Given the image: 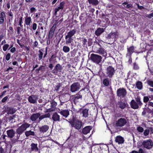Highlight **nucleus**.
I'll use <instances>...</instances> for the list:
<instances>
[{
    "label": "nucleus",
    "instance_id": "f257e3e1",
    "mask_svg": "<svg viewBox=\"0 0 153 153\" xmlns=\"http://www.w3.org/2000/svg\"><path fill=\"white\" fill-rule=\"evenodd\" d=\"M76 32V30L75 29H73L68 33L65 36L66 44L68 45L73 42V39L72 37L75 34Z\"/></svg>",
    "mask_w": 153,
    "mask_h": 153
},
{
    "label": "nucleus",
    "instance_id": "f03ea898",
    "mask_svg": "<svg viewBox=\"0 0 153 153\" xmlns=\"http://www.w3.org/2000/svg\"><path fill=\"white\" fill-rule=\"evenodd\" d=\"M69 123L72 127H74L78 130H79L83 126L82 122L79 120H74L69 121Z\"/></svg>",
    "mask_w": 153,
    "mask_h": 153
},
{
    "label": "nucleus",
    "instance_id": "7ed1b4c3",
    "mask_svg": "<svg viewBox=\"0 0 153 153\" xmlns=\"http://www.w3.org/2000/svg\"><path fill=\"white\" fill-rule=\"evenodd\" d=\"M30 124L26 123H23L16 129V133L20 135L22 134L27 128L30 127Z\"/></svg>",
    "mask_w": 153,
    "mask_h": 153
},
{
    "label": "nucleus",
    "instance_id": "20e7f679",
    "mask_svg": "<svg viewBox=\"0 0 153 153\" xmlns=\"http://www.w3.org/2000/svg\"><path fill=\"white\" fill-rule=\"evenodd\" d=\"M142 144L145 148L150 149L153 147V142L150 139L146 140L143 141Z\"/></svg>",
    "mask_w": 153,
    "mask_h": 153
},
{
    "label": "nucleus",
    "instance_id": "39448f33",
    "mask_svg": "<svg viewBox=\"0 0 153 153\" xmlns=\"http://www.w3.org/2000/svg\"><path fill=\"white\" fill-rule=\"evenodd\" d=\"M90 59L94 62L98 64L101 61L102 57L98 55L92 53L91 55Z\"/></svg>",
    "mask_w": 153,
    "mask_h": 153
},
{
    "label": "nucleus",
    "instance_id": "423d86ee",
    "mask_svg": "<svg viewBox=\"0 0 153 153\" xmlns=\"http://www.w3.org/2000/svg\"><path fill=\"white\" fill-rule=\"evenodd\" d=\"M127 94L126 90L123 88L118 89L117 91V95L118 97L123 98L125 97Z\"/></svg>",
    "mask_w": 153,
    "mask_h": 153
},
{
    "label": "nucleus",
    "instance_id": "0eeeda50",
    "mask_svg": "<svg viewBox=\"0 0 153 153\" xmlns=\"http://www.w3.org/2000/svg\"><path fill=\"white\" fill-rule=\"evenodd\" d=\"M115 70L111 66H109L106 69V73L108 77L111 78L114 74Z\"/></svg>",
    "mask_w": 153,
    "mask_h": 153
},
{
    "label": "nucleus",
    "instance_id": "6e6552de",
    "mask_svg": "<svg viewBox=\"0 0 153 153\" xmlns=\"http://www.w3.org/2000/svg\"><path fill=\"white\" fill-rule=\"evenodd\" d=\"M50 103L52 108H50V105H47L46 106V109L47 110L46 112H51L55 111L56 107L57 105V103L54 101H51Z\"/></svg>",
    "mask_w": 153,
    "mask_h": 153
},
{
    "label": "nucleus",
    "instance_id": "1a4fd4ad",
    "mask_svg": "<svg viewBox=\"0 0 153 153\" xmlns=\"http://www.w3.org/2000/svg\"><path fill=\"white\" fill-rule=\"evenodd\" d=\"M127 123L126 120L124 118H120L116 122L115 126L117 127H122Z\"/></svg>",
    "mask_w": 153,
    "mask_h": 153
},
{
    "label": "nucleus",
    "instance_id": "9d476101",
    "mask_svg": "<svg viewBox=\"0 0 153 153\" xmlns=\"http://www.w3.org/2000/svg\"><path fill=\"white\" fill-rule=\"evenodd\" d=\"M80 87L79 83L78 82L74 83L71 86L70 91L74 92L79 90Z\"/></svg>",
    "mask_w": 153,
    "mask_h": 153
},
{
    "label": "nucleus",
    "instance_id": "9b49d317",
    "mask_svg": "<svg viewBox=\"0 0 153 153\" xmlns=\"http://www.w3.org/2000/svg\"><path fill=\"white\" fill-rule=\"evenodd\" d=\"M38 98L36 95H31L28 98V101L31 103L34 104L37 102Z\"/></svg>",
    "mask_w": 153,
    "mask_h": 153
},
{
    "label": "nucleus",
    "instance_id": "f8f14e48",
    "mask_svg": "<svg viewBox=\"0 0 153 153\" xmlns=\"http://www.w3.org/2000/svg\"><path fill=\"white\" fill-rule=\"evenodd\" d=\"M119 33L118 32L116 31L115 32H111L108 34V35L106 37L107 39H112L114 40L116 36H118L119 35Z\"/></svg>",
    "mask_w": 153,
    "mask_h": 153
},
{
    "label": "nucleus",
    "instance_id": "ddd939ff",
    "mask_svg": "<svg viewBox=\"0 0 153 153\" xmlns=\"http://www.w3.org/2000/svg\"><path fill=\"white\" fill-rule=\"evenodd\" d=\"M95 52L97 53L103 55L106 54V52L104 49L102 47H100L98 48H94Z\"/></svg>",
    "mask_w": 153,
    "mask_h": 153
},
{
    "label": "nucleus",
    "instance_id": "4468645a",
    "mask_svg": "<svg viewBox=\"0 0 153 153\" xmlns=\"http://www.w3.org/2000/svg\"><path fill=\"white\" fill-rule=\"evenodd\" d=\"M40 114L39 113H33L30 117V120L32 121H35L39 117Z\"/></svg>",
    "mask_w": 153,
    "mask_h": 153
},
{
    "label": "nucleus",
    "instance_id": "2eb2a0df",
    "mask_svg": "<svg viewBox=\"0 0 153 153\" xmlns=\"http://www.w3.org/2000/svg\"><path fill=\"white\" fill-rule=\"evenodd\" d=\"M56 26V25H54L51 28L48 36L49 39H51L53 37Z\"/></svg>",
    "mask_w": 153,
    "mask_h": 153
},
{
    "label": "nucleus",
    "instance_id": "dca6fc26",
    "mask_svg": "<svg viewBox=\"0 0 153 153\" xmlns=\"http://www.w3.org/2000/svg\"><path fill=\"white\" fill-rule=\"evenodd\" d=\"M59 113H60L61 115H62L65 118H67L69 114V111L68 110H59Z\"/></svg>",
    "mask_w": 153,
    "mask_h": 153
},
{
    "label": "nucleus",
    "instance_id": "f3484780",
    "mask_svg": "<svg viewBox=\"0 0 153 153\" xmlns=\"http://www.w3.org/2000/svg\"><path fill=\"white\" fill-rule=\"evenodd\" d=\"M6 110L8 114H11L15 113L16 111V110L14 108L10 107H7Z\"/></svg>",
    "mask_w": 153,
    "mask_h": 153
},
{
    "label": "nucleus",
    "instance_id": "a211bd4d",
    "mask_svg": "<svg viewBox=\"0 0 153 153\" xmlns=\"http://www.w3.org/2000/svg\"><path fill=\"white\" fill-rule=\"evenodd\" d=\"M49 126L47 125H44L41 127H39V131L42 133L46 132L49 129Z\"/></svg>",
    "mask_w": 153,
    "mask_h": 153
},
{
    "label": "nucleus",
    "instance_id": "6ab92c4d",
    "mask_svg": "<svg viewBox=\"0 0 153 153\" xmlns=\"http://www.w3.org/2000/svg\"><path fill=\"white\" fill-rule=\"evenodd\" d=\"M91 126H87L84 128L82 130V133L84 134H86L89 133L92 129Z\"/></svg>",
    "mask_w": 153,
    "mask_h": 153
},
{
    "label": "nucleus",
    "instance_id": "aec40b11",
    "mask_svg": "<svg viewBox=\"0 0 153 153\" xmlns=\"http://www.w3.org/2000/svg\"><path fill=\"white\" fill-rule=\"evenodd\" d=\"M7 133L8 137L9 138H13L15 135V131L13 129L7 130Z\"/></svg>",
    "mask_w": 153,
    "mask_h": 153
},
{
    "label": "nucleus",
    "instance_id": "412c9836",
    "mask_svg": "<svg viewBox=\"0 0 153 153\" xmlns=\"http://www.w3.org/2000/svg\"><path fill=\"white\" fill-rule=\"evenodd\" d=\"M124 139L122 137L118 136L116 137L115 139V141L118 143L119 144H122L124 143Z\"/></svg>",
    "mask_w": 153,
    "mask_h": 153
},
{
    "label": "nucleus",
    "instance_id": "4be33fe9",
    "mask_svg": "<svg viewBox=\"0 0 153 153\" xmlns=\"http://www.w3.org/2000/svg\"><path fill=\"white\" fill-rule=\"evenodd\" d=\"M52 118L54 121H60V116L57 113L55 112L53 114Z\"/></svg>",
    "mask_w": 153,
    "mask_h": 153
},
{
    "label": "nucleus",
    "instance_id": "5701e85b",
    "mask_svg": "<svg viewBox=\"0 0 153 153\" xmlns=\"http://www.w3.org/2000/svg\"><path fill=\"white\" fill-rule=\"evenodd\" d=\"M82 95L80 94V91H79L76 94L73 96V100L74 102L76 101L78 99H79L82 98Z\"/></svg>",
    "mask_w": 153,
    "mask_h": 153
},
{
    "label": "nucleus",
    "instance_id": "b1692460",
    "mask_svg": "<svg viewBox=\"0 0 153 153\" xmlns=\"http://www.w3.org/2000/svg\"><path fill=\"white\" fill-rule=\"evenodd\" d=\"M105 29L103 28H98L95 31V35L97 36H99L104 31Z\"/></svg>",
    "mask_w": 153,
    "mask_h": 153
},
{
    "label": "nucleus",
    "instance_id": "393cba45",
    "mask_svg": "<svg viewBox=\"0 0 153 153\" xmlns=\"http://www.w3.org/2000/svg\"><path fill=\"white\" fill-rule=\"evenodd\" d=\"M131 105L132 108L135 109L138 108L139 105L134 100H132L131 102Z\"/></svg>",
    "mask_w": 153,
    "mask_h": 153
},
{
    "label": "nucleus",
    "instance_id": "a878e982",
    "mask_svg": "<svg viewBox=\"0 0 153 153\" xmlns=\"http://www.w3.org/2000/svg\"><path fill=\"white\" fill-rule=\"evenodd\" d=\"M62 69L63 67L59 64H56L55 67V70H56L58 72H61Z\"/></svg>",
    "mask_w": 153,
    "mask_h": 153
},
{
    "label": "nucleus",
    "instance_id": "bb28decb",
    "mask_svg": "<svg viewBox=\"0 0 153 153\" xmlns=\"http://www.w3.org/2000/svg\"><path fill=\"white\" fill-rule=\"evenodd\" d=\"M31 149L32 151L37 152L38 150V148L37 146V144L32 143L31 145Z\"/></svg>",
    "mask_w": 153,
    "mask_h": 153
},
{
    "label": "nucleus",
    "instance_id": "cd10ccee",
    "mask_svg": "<svg viewBox=\"0 0 153 153\" xmlns=\"http://www.w3.org/2000/svg\"><path fill=\"white\" fill-rule=\"evenodd\" d=\"M50 114L49 113L45 114L44 115H40L39 117V121L42 120V119L47 118H49L50 117Z\"/></svg>",
    "mask_w": 153,
    "mask_h": 153
},
{
    "label": "nucleus",
    "instance_id": "c85d7f7f",
    "mask_svg": "<svg viewBox=\"0 0 153 153\" xmlns=\"http://www.w3.org/2000/svg\"><path fill=\"white\" fill-rule=\"evenodd\" d=\"M89 3L93 5L96 6L99 3V1L98 0H88Z\"/></svg>",
    "mask_w": 153,
    "mask_h": 153
},
{
    "label": "nucleus",
    "instance_id": "c756f323",
    "mask_svg": "<svg viewBox=\"0 0 153 153\" xmlns=\"http://www.w3.org/2000/svg\"><path fill=\"white\" fill-rule=\"evenodd\" d=\"M25 23L27 25H30L31 22V18L30 17L26 16L25 18Z\"/></svg>",
    "mask_w": 153,
    "mask_h": 153
},
{
    "label": "nucleus",
    "instance_id": "7c9ffc66",
    "mask_svg": "<svg viewBox=\"0 0 153 153\" xmlns=\"http://www.w3.org/2000/svg\"><path fill=\"white\" fill-rule=\"evenodd\" d=\"M118 105H119V107L121 109H124L126 107V104L125 102L121 101H120L118 102Z\"/></svg>",
    "mask_w": 153,
    "mask_h": 153
},
{
    "label": "nucleus",
    "instance_id": "2f4dec72",
    "mask_svg": "<svg viewBox=\"0 0 153 153\" xmlns=\"http://www.w3.org/2000/svg\"><path fill=\"white\" fill-rule=\"evenodd\" d=\"M25 134L27 137L29 136H34L35 135V133L34 131H27L25 132Z\"/></svg>",
    "mask_w": 153,
    "mask_h": 153
},
{
    "label": "nucleus",
    "instance_id": "473e14b6",
    "mask_svg": "<svg viewBox=\"0 0 153 153\" xmlns=\"http://www.w3.org/2000/svg\"><path fill=\"white\" fill-rule=\"evenodd\" d=\"M134 47L133 46H131L128 48V53L126 54H129L130 56H131L132 53L133 52Z\"/></svg>",
    "mask_w": 153,
    "mask_h": 153
},
{
    "label": "nucleus",
    "instance_id": "72a5a7b5",
    "mask_svg": "<svg viewBox=\"0 0 153 153\" xmlns=\"http://www.w3.org/2000/svg\"><path fill=\"white\" fill-rule=\"evenodd\" d=\"M64 2H62L60 3L59 7L55 9L56 12L58 11L60 9H62L63 8V6L64 4Z\"/></svg>",
    "mask_w": 153,
    "mask_h": 153
},
{
    "label": "nucleus",
    "instance_id": "f704fd0d",
    "mask_svg": "<svg viewBox=\"0 0 153 153\" xmlns=\"http://www.w3.org/2000/svg\"><path fill=\"white\" fill-rule=\"evenodd\" d=\"M88 110L87 109H85L83 110L82 111L83 117H88Z\"/></svg>",
    "mask_w": 153,
    "mask_h": 153
},
{
    "label": "nucleus",
    "instance_id": "c9c22d12",
    "mask_svg": "<svg viewBox=\"0 0 153 153\" xmlns=\"http://www.w3.org/2000/svg\"><path fill=\"white\" fill-rule=\"evenodd\" d=\"M137 88L139 89H141L143 87L142 83L140 81L138 82L136 84Z\"/></svg>",
    "mask_w": 153,
    "mask_h": 153
},
{
    "label": "nucleus",
    "instance_id": "e433bc0d",
    "mask_svg": "<svg viewBox=\"0 0 153 153\" xmlns=\"http://www.w3.org/2000/svg\"><path fill=\"white\" fill-rule=\"evenodd\" d=\"M63 51L65 53H68L70 51V48L68 46L65 45L63 47Z\"/></svg>",
    "mask_w": 153,
    "mask_h": 153
},
{
    "label": "nucleus",
    "instance_id": "4c0bfd02",
    "mask_svg": "<svg viewBox=\"0 0 153 153\" xmlns=\"http://www.w3.org/2000/svg\"><path fill=\"white\" fill-rule=\"evenodd\" d=\"M103 83L105 85L108 86L109 83L108 79L106 78L104 79L103 81Z\"/></svg>",
    "mask_w": 153,
    "mask_h": 153
},
{
    "label": "nucleus",
    "instance_id": "58836bf2",
    "mask_svg": "<svg viewBox=\"0 0 153 153\" xmlns=\"http://www.w3.org/2000/svg\"><path fill=\"white\" fill-rule=\"evenodd\" d=\"M65 96H61V100H60V101L61 102V104L62 105V104L63 103H64V102H66L67 101H68L67 100H65L64 101H62V100L63 99L65 98Z\"/></svg>",
    "mask_w": 153,
    "mask_h": 153
},
{
    "label": "nucleus",
    "instance_id": "ea45409f",
    "mask_svg": "<svg viewBox=\"0 0 153 153\" xmlns=\"http://www.w3.org/2000/svg\"><path fill=\"white\" fill-rule=\"evenodd\" d=\"M39 53L38 54V56L39 57V60H41L42 57L43 53L40 50H39Z\"/></svg>",
    "mask_w": 153,
    "mask_h": 153
},
{
    "label": "nucleus",
    "instance_id": "a19ab883",
    "mask_svg": "<svg viewBox=\"0 0 153 153\" xmlns=\"http://www.w3.org/2000/svg\"><path fill=\"white\" fill-rule=\"evenodd\" d=\"M126 57L128 59V62L131 64L132 63L131 56H130L129 54L126 55Z\"/></svg>",
    "mask_w": 153,
    "mask_h": 153
},
{
    "label": "nucleus",
    "instance_id": "79ce46f5",
    "mask_svg": "<svg viewBox=\"0 0 153 153\" xmlns=\"http://www.w3.org/2000/svg\"><path fill=\"white\" fill-rule=\"evenodd\" d=\"M136 101L137 102H136L139 105L141 106L142 105V103L140 101L139 97H137V98L136 99Z\"/></svg>",
    "mask_w": 153,
    "mask_h": 153
},
{
    "label": "nucleus",
    "instance_id": "37998d69",
    "mask_svg": "<svg viewBox=\"0 0 153 153\" xmlns=\"http://www.w3.org/2000/svg\"><path fill=\"white\" fill-rule=\"evenodd\" d=\"M9 47V45L8 44H5L3 46V49L4 51H6L8 47Z\"/></svg>",
    "mask_w": 153,
    "mask_h": 153
},
{
    "label": "nucleus",
    "instance_id": "c03bdc74",
    "mask_svg": "<svg viewBox=\"0 0 153 153\" xmlns=\"http://www.w3.org/2000/svg\"><path fill=\"white\" fill-rule=\"evenodd\" d=\"M149 130L148 129H146L143 133L144 135L145 136H147L149 134Z\"/></svg>",
    "mask_w": 153,
    "mask_h": 153
},
{
    "label": "nucleus",
    "instance_id": "a18cd8bd",
    "mask_svg": "<svg viewBox=\"0 0 153 153\" xmlns=\"http://www.w3.org/2000/svg\"><path fill=\"white\" fill-rule=\"evenodd\" d=\"M147 84L151 87H153V81L151 80H148L147 81Z\"/></svg>",
    "mask_w": 153,
    "mask_h": 153
},
{
    "label": "nucleus",
    "instance_id": "49530a36",
    "mask_svg": "<svg viewBox=\"0 0 153 153\" xmlns=\"http://www.w3.org/2000/svg\"><path fill=\"white\" fill-rule=\"evenodd\" d=\"M137 131L140 132H142L143 131V128L139 126L137 128Z\"/></svg>",
    "mask_w": 153,
    "mask_h": 153
},
{
    "label": "nucleus",
    "instance_id": "de8ad7c7",
    "mask_svg": "<svg viewBox=\"0 0 153 153\" xmlns=\"http://www.w3.org/2000/svg\"><path fill=\"white\" fill-rule=\"evenodd\" d=\"M6 135H4V134L2 135L0 137V139L1 140H2L3 141H6V139H5V137H6Z\"/></svg>",
    "mask_w": 153,
    "mask_h": 153
},
{
    "label": "nucleus",
    "instance_id": "09e8293b",
    "mask_svg": "<svg viewBox=\"0 0 153 153\" xmlns=\"http://www.w3.org/2000/svg\"><path fill=\"white\" fill-rule=\"evenodd\" d=\"M149 98L148 97L145 96L143 98V101L144 102H147L149 100Z\"/></svg>",
    "mask_w": 153,
    "mask_h": 153
},
{
    "label": "nucleus",
    "instance_id": "8fccbe9b",
    "mask_svg": "<svg viewBox=\"0 0 153 153\" xmlns=\"http://www.w3.org/2000/svg\"><path fill=\"white\" fill-rule=\"evenodd\" d=\"M146 16L149 18L151 19L152 17H153V12L149 14H147Z\"/></svg>",
    "mask_w": 153,
    "mask_h": 153
},
{
    "label": "nucleus",
    "instance_id": "3c124183",
    "mask_svg": "<svg viewBox=\"0 0 153 153\" xmlns=\"http://www.w3.org/2000/svg\"><path fill=\"white\" fill-rule=\"evenodd\" d=\"M37 28V24L35 23H34L32 25V28L33 30H35Z\"/></svg>",
    "mask_w": 153,
    "mask_h": 153
},
{
    "label": "nucleus",
    "instance_id": "603ef678",
    "mask_svg": "<svg viewBox=\"0 0 153 153\" xmlns=\"http://www.w3.org/2000/svg\"><path fill=\"white\" fill-rule=\"evenodd\" d=\"M10 53H8L6 56V59L7 60H8L10 59Z\"/></svg>",
    "mask_w": 153,
    "mask_h": 153
},
{
    "label": "nucleus",
    "instance_id": "864d4df0",
    "mask_svg": "<svg viewBox=\"0 0 153 153\" xmlns=\"http://www.w3.org/2000/svg\"><path fill=\"white\" fill-rule=\"evenodd\" d=\"M22 17H21L19 19V25L20 27H22L23 26L22 25Z\"/></svg>",
    "mask_w": 153,
    "mask_h": 153
},
{
    "label": "nucleus",
    "instance_id": "5fc2aeb1",
    "mask_svg": "<svg viewBox=\"0 0 153 153\" xmlns=\"http://www.w3.org/2000/svg\"><path fill=\"white\" fill-rule=\"evenodd\" d=\"M8 97L7 96H6L4 97L1 100V101L2 102H5L8 99Z\"/></svg>",
    "mask_w": 153,
    "mask_h": 153
},
{
    "label": "nucleus",
    "instance_id": "6e6d98bb",
    "mask_svg": "<svg viewBox=\"0 0 153 153\" xmlns=\"http://www.w3.org/2000/svg\"><path fill=\"white\" fill-rule=\"evenodd\" d=\"M56 57V56L54 55L53 54L52 55L51 57L49 59V61L51 62Z\"/></svg>",
    "mask_w": 153,
    "mask_h": 153
},
{
    "label": "nucleus",
    "instance_id": "4d7b16f0",
    "mask_svg": "<svg viewBox=\"0 0 153 153\" xmlns=\"http://www.w3.org/2000/svg\"><path fill=\"white\" fill-rule=\"evenodd\" d=\"M45 69L44 67L43 66H40L39 68L37 69L36 70L39 71V70H42Z\"/></svg>",
    "mask_w": 153,
    "mask_h": 153
},
{
    "label": "nucleus",
    "instance_id": "13d9d810",
    "mask_svg": "<svg viewBox=\"0 0 153 153\" xmlns=\"http://www.w3.org/2000/svg\"><path fill=\"white\" fill-rule=\"evenodd\" d=\"M36 9L34 7H32L30 8V12L31 13H32L33 12L36 11Z\"/></svg>",
    "mask_w": 153,
    "mask_h": 153
},
{
    "label": "nucleus",
    "instance_id": "bf43d9fd",
    "mask_svg": "<svg viewBox=\"0 0 153 153\" xmlns=\"http://www.w3.org/2000/svg\"><path fill=\"white\" fill-rule=\"evenodd\" d=\"M138 152V153H145L144 151L142 148H140Z\"/></svg>",
    "mask_w": 153,
    "mask_h": 153
},
{
    "label": "nucleus",
    "instance_id": "052dcab7",
    "mask_svg": "<svg viewBox=\"0 0 153 153\" xmlns=\"http://www.w3.org/2000/svg\"><path fill=\"white\" fill-rule=\"evenodd\" d=\"M87 42V40L85 39H84L82 40L83 45L84 46L85 45Z\"/></svg>",
    "mask_w": 153,
    "mask_h": 153
},
{
    "label": "nucleus",
    "instance_id": "680f3d73",
    "mask_svg": "<svg viewBox=\"0 0 153 153\" xmlns=\"http://www.w3.org/2000/svg\"><path fill=\"white\" fill-rule=\"evenodd\" d=\"M21 30V27H17V32L18 34H19L20 33V30Z\"/></svg>",
    "mask_w": 153,
    "mask_h": 153
},
{
    "label": "nucleus",
    "instance_id": "e2e57ef3",
    "mask_svg": "<svg viewBox=\"0 0 153 153\" xmlns=\"http://www.w3.org/2000/svg\"><path fill=\"white\" fill-rule=\"evenodd\" d=\"M52 73L55 74V75H57L58 72L56 70H55V68L52 71Z\"/></svg>",
    "mask_w": 153,
    "mask_h": 153
},
{
    "label": "nucleus",
    "instance_id": "0e129e2a",
    "mask_svg": "<svg viewBox=\"0 0 153 153\" xmlns=\"http://www.w3.org/2000/svg\"><path fill=\"white\" fill-rule=\"evenodd\" d=\"M60 87V85H57L55 88L56 90V91H58L59 90Z\"/></svg>",
    "mask_w": 153,
    "mask_h": 153
},
{
    "label": "nucleus",
    "instance_id": "69168bd1",
    "mask_svg": "<svg viewBox=\"0 0 153 153\" xmlns=\"http://www.w3.org/2000/svg\"><path fill=\"white\" fill-rule=\"evenodd\" d=\"M5 14L4 12H1V17H5Z\"/></svg>",
    "mask_w": 153,
    "mask_h": 153
},
{
    "label": "nucleus",
    "instance_id": "338daca9",
    "mask_svg": "<svg viewBox=\"0 0 153 153\" xmlns=\"http://www.w3.org/2000/svg\"><path fill=\"white\" fill-rule=\"evenodd\" d=\"M4 18L3 17H0V23H2L4 22Z\"/></svg>",
    "mask_w": 153,
    "mask_h": 153
},
{
    "label": "nucleus",
    "instance_id": "774afa93",
    "mask_svg": "<svg viewBox=\"0 0 153 153\" xmlns=\"http://www.w3.org/2000/svg\"><path fill=\"white\" fill-rule=\"evenodd\" d=\"M16 51V49L14 47L12 48L10 50L11 52L12 53H14Z\"/></svg>",
    "mask_w": 153,
    "mask_h": 153
}]
</instances>
